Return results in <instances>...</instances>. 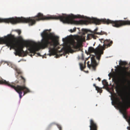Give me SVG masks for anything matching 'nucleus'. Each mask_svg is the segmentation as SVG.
Segmentation results:
<instances>
[{
    "label": "nucleus",
    "instance_id": "f03ea898",
    "mask_svg": "<svg viewBox=\"0 0 130 130\" xmlns=\"http://www.w3.org/2000/svg\"><path fill=\"white\" fill-rule=\"evenodd\" d=\"M21 79L22 80L23 83V84L22 85H18L16 86V84H18L19 83V81L17 80H16L14 82H12L11 83H9L8 82H8L9 84V85H8L4 84H1L4 85H7L9 87H11L12 88L14 89L18 93L19 95L20 98L21 99L22 97V94L23 92V96L25 95L26 93L30 92L29 90L26 87L25 85V79L22 76H20Z\"/></svg>",
    "mask_w": 130,
    "mask_h": 130
},
{
    "label": "nucleus",
    "instance_id": "f257e3e1",
    "mask_svg": "<svg viewBox=\"0 0 130 130\" xmlns=\"http://www.w3.org/2000/svg\"><path fill=\"white\" fill-rule=\"evenodd\" d=\"M48 31V30H45L41 34L42 39L39 46L37 45L36 43L30 45L28 49L29 52L24 51V45L20 44L17 38L11 34L8 35L4 37H0V44H6V46L10 47V50L12 48L14 49L16 56L24 57L26 56L29 53H33L34 55L36 52L38 51L41 48L48 47L50 53V56H51L53 55L54 51L58 44V43L56 40L58 37L51 33L49 34L47 32Z\"/></svg>",
    "mask_w": 130,
    "mask_h": 130
},
{
    "label": "nucleus",
    "instance_id": "b1692460",
    "mask_svg": "<svg viewBox=\"0 0 130 130\" xmlns=\"http://www.w3.org/2000/svg\"><path fill=\"white\" fill-rule=\"evenodd\" d=\"M17 32L18 33L19 35H20L21 33V31L20 30H17Z\"/></svg>",
    "mask_w": 130,
    "mask_h": 130
},
{
    "label": "nucleus",
    "instance_id": "9b49d317",
    "mask_svg": "<svg viewBox=\"0 0 130 130\" xmlns=\"http://www.w3.org/2000/svg\"><path fill=\"white\" fill-rule=\"evenodd\" d=\"M98 28L97 27L93 31H91L90 32L94 34H97L99 35H107V34L106 32H104V31H101V32H97L96 31L98 30Z\"/></svg>",
    "mask_w": 130,
    "mask_h": 130
},
{
    "label": "nucleus",
    "instance_id": "aec40b11",
    "mask_svg": "<svg viewBox=\"0 0 130 130\" xmlns=\"http://www.w3.org/2000/svg\"><path fill=\"white\" fill-rule=\"evenodd\" d=\"M96 90L98 91V92H99L100 93H101L102 92V90L101 88H99V87H98V88L97 89H96Z\"/></svg>",
    "mask_w": 130,
    "mask_h": 130
},
{
    "label": "nucleus",
    "instance_id": "393cba45",
    "mask_svg": "<svg viewBox=\"0 0 130 130\" xmlns=\"http://www.w3.org/2000/svg\"><path fill=\"white\" fill-rule=\"evenodd\" d=\"M93 86H94V87H95V89H96H96H97L98 88V87H97V86H96V85H95V84H93Z\"/></svg>",
    "mask_w": 130,
    "mask_h": 130
},
{
    "label": "nucleus",
    "instance_id": "4be33fe9",
    "mask_svg": "<svg viewBox=\"0 0 130 130\" xmlns=\"http://www.w3.org/2000/svg\"><path fill=\"white\" fill-rule=\"evenodd\" d=\"M56 125L57 127L59 129V130H62V127L60 125L58 124H57Z\"/></svg>",
    "mask_w": 130,
    "mask_h": 130
},
{
    "label": "nucleus",
    "instance_id": "a878e982",
    "mask_svg": "<svg viewBox=\"0 0 130 130\" xmlns=\"http://www.w3.org/2000/svg\"><path fill=\"white\" fill-rule=\"evenodd\" d=\"M98 79L99 80V81H100L101 80V79L99 77L98 78Z\"/></svg>",
    "mask_w": 130,
    "mask_h": 130
},
{
    "label": "nucleus",
    "instance_id": "7c9ffc66",
    "mask_svg": "<svg viewBox=\"0 0 130 130\" xmlns=\"http://www.w3.org/2000/svg\"><path fill=\"white\" fill-rule=\"evenodd\" d=\"M21 38V37H18V38Z\"/></svg>",
    "mask_w": 130,
    "mask_h": 130
},
{
    "label": "nucleus",
    "instance_id": "39448f33",
    "mask_svg": "<svg viewBox=\"0 0 130 130\" xmlns=\"http://www.w3.org/2000/svg\"><path fill=\"white\" fill-rule=\"evenodd\" d=\"M115 83L116 85V90L124 89L126 88L125 85V79L123 77H122L121 78L120 77H118L116 79Z\"/></svg>",
    "mask_w": 130,
    "mask_h": 130
},
{
    "label": "nucleus",
    "instance_id": "1a4fd4ad",
    "mask_svg": "<svg viewBox=\"0 0 130 130\" xmlns=\"http://www.w3.org/2000/svg\"><path fill=\"white\" fill-rule=\"evenodd\" d=\"M90 130H98V125L93 119H91L90 120Z\"/></svg>",
    "mask_w": 130,
    "mask_h": 130
},
{
    "label": "nucleus",
    "instance_id": "7ed1b4c3",
    "mask_svg": "<svg viewBox=\"0 0 130 130\" xmlns=\"http://www.w3.org/2000/svg\"><path fill=\"white\" fill-rule=\"evenodd\" d=\"M114 103L116 105H118L120 108L121 112L122 114L123 117L125 118L127 117L126 112V109L130 106V98L128 99L126 104L122 105L119 98L118 97L114 96Z\"/></svg>",
    "mask_w": 130,
    "mask_h": 130
},
{
    "label": "nucleus",
    "instance_id": "f3484780",
    "mask_svg": "<svg viewBox=\"0 0 130 130\" xmlns=\"http://www.w3.org/2000/svg\"><path fill=\"white\" fill-rule=\"evenodd\" d=\"M103 84L104 86L107 87L108 86V83L106 80H104L102 81Z\"/></svg>",
    "mask_w": 130,
    "mask_h": 130
},
{
    "label": "nucleus",
    "instance_id": "f8f14e48",
    "mask_svg": "<svg viewBox=\"0 0 130 130\" xmlns=\"http://www.w3.org/2000/svg\"><path fill=\"white\" fill-rule=\"evenodd\" d=\"M96 36L94 35V34H89L87 35V40H89L92 38H93L94 39H96Z\"/></svg>",
    "mask_w": 130,
    "mask_h": 130
},
{
    "label": "nucleus",
    "instance_id": "c756f323",
    "mask_svg": "<svg viewBox=\"0 0 130 130\" xmlns=\"http://www.w3.org/2000/svg\"><path fill=\"white\" fill-rule=\"evenodd\" d=\"M62 40L63 41H65V39L64 38L62 39Z\"/></svg>",
    "mask_w": 130,
    "mask_h": 130
},
{
    "label": "nucleus",
    "instance_id": "412c9836",
    "mask_svg": "<svg viewBox=\"0 0 130 130\" xmlns=\"http://www.w3.org/2000/svg\"><path fill=\"white\" fill-rule=\"evenodd\" d=\"M76 28H73V29H70V32H71L72 33L74 32H75L76 31Z\"/></svg>",
    "mask_w": 130,
    "mask_h": 130
},
{
    "label": "nucleus",
    "instance_id": "5701e85b",
    "mask_svg": "<svg viewBox=\"0 0 130 130\" xmlns=\"http://www.w3.org/2000/svg\"><path fill=\"white\" fill-rule=\"evenodd\" d=\"M128 121L129 124V125H130V117L128 118ZM127 128L128 130H130V127H127Z\"/></svg>",
    "mask_w": 130,
    "mask_h": 130
},
{
    "label": "nucleus",
    "instance_id": "bb28decb",
    "mask_svg": "<svg viewBox=\"0 0 130 130\" xmlns=\"http://www.w3.org/2000/svg\"><path fill=\"white\" fill-rule=\"evenodd\" d=\"M56 56L57 57H59V56L58 54H56Z\"/></svg>",
    "mask_w": 130,
    "mask_h": 130
},
{
    "label": "nucleus",
    "instance_id": "6ab92c4d",
    "mask_svg": "<svg viewBox=\"0 0 130 130\" xmlns=\"http://www.w3.org/2000/svg\"><path fill=\"white\" fill-rule=\"evenodd\" d=\"M82 31L83 32V35H85V33H86L88 31L87 29H82Z\"/></svg>",
    "mask_w": 130,
    "mask_h": 130
},
{
    "label": "nucleus",
    "instance_id": "423d86ee",
    "mask_svg": "<svg viewBox=\"0 0 130 130\" xmlns=\"http://www.w3.org/2000/svg\"><path fill=\"white\" fill-rule=\"evenodd\" d=\"M99 40L101 42L103 41L104 44L103 46H102L100 44V47L101 50L103 51L106 48L110 47L112 44L113 42L112 41L110 40V39H107L104 40V39H99Z\"/></svg>",
    "mask_w": 130,
    "mask_h": 130
},
{
    "label": "nucleus",
    "instance_id": "cd10ccee",
    "mask_svg": "<svg viewBox=\"0 0 130 130\" xmlns=\"http://www.w3.org/2000/svg\"><path fill=\"white\" fill-rule=\"evenodd\" d=\"M123 72V73H127V72L126 71H124Z\"/></svg>",
    "mask_w": 130,
    "mask_h": 130
},
{
    "label": "nucleus",
    "instance_id": "6e6552de",
    "mask_svg": "<svg viewBox=\"0 0 130 130\" xmlns=\"http://www.w3.org/2000/svg\"><path fill=\"white\" fill-rule=\"evenodd\" d=\"M85 37L83 36H78L77 39V42L75 41H73L72 44L74 47L77 48L79 47V44L85 41Z\"/></svg>",
    "mask_w": 130,
    "mask_h": 130
},
{
    "label": "nucleus",
    "instance_id": "20e7f679",
    "mask_svg": "<svg viewBox=\"0 0 130 130\" xmlns=\"http://www.w3.org/2000/svg\"><path fill=\"white\" fill-rule=\"evenodd\" d=\"M88 52L90 53H94L95 54V56L96 58L99 61L100 59L101 55L103 54L104 52L102 51L100 47V44L94 49L92 47H89L88 50Z\"/></svg>",
    "mask_w": 130,
    "mask_h": 130
},
{
    "label": "nucleus",
    "instance_id": "0eeeda50",
    "mask_svg": "<svg viewBox=\"0 0 130 130\" xmlns=\"http://www.w3.org/2000/svg\"><path fill=\"white\" fill-rule=\"evenodd\" d=\"M90 57L91 61V64H89V63L90 62L89 61H88L87 63L88 67L89 68H90V67H92L94 70H95L96 67L98 64L97 63L95 60V56L94 55H91Z\"/></svg>",
    "mask_w": 130,
    "mask_h": 130
},
{
    "label": "nucleus",
    "instance_id": "ddd939ff",
    "mask_svg": "<svg viewBox=\"0 0 130 130\" xmlns=\"http://www.w3.org/2000/svg\"><path fill=\"white\" fill-rule=\"evenodd\" d=\"M64 51L66 53H68L71 52L72 51V47L70 45L67 46L66 48L64 49Z\"/></svg>",
    "mask_w": 130,
    "mask_h": 130
},
{
    "label": "nucleus",
    "instance_id": "dca6fc26",
    "mask_svg": "<svg viewBox=\"0 0 130 130\" xmlns=\"http://www.w3.org/2000/svg\"><path fill=\"white\" fill-rule=\"evenodd\" d=\"M4 84L8 85L10 86V85H9V84L8 82H7L6 80L2 79H0V84Z\"/></svg>",
    "mask_w": 130,
    "mask_h": 130
},
{
    "label": "nucleus",
    "instance_id": "4468645a",
    "mask_svg": "<svg viewBox=\"0 0 130 130\" xmlns=\"http://www.w3.org/2000/svg\"><path fill=\"white\" fill-rule=\"evenodd\" d=\"M127 64L125 61H123L120 60L119 61V64L121 66H125Z\"/></svg>",
    "mask_w": 130,
    "mask_h": 130
},
{
    "label": "nucleus",
    "instance_id": "2f4dec72",
    "mask_svg": "<svg viewBox=\"0 0 130 130\" xmlns=\"http://www.w3.org/2000/svg\"><path fill=\"white\" fill-rule=\"evenodd\" d=\"M124 19H126V18H124Z\"/></svg>",
    "mask_w": 130,
    "mask_h": 130
},
{
    "label": "nucleus",
    "instance_id": "9d476101",
    "mask_svg": "<svg viewBox=\"0 0 130 130\" xmlns=\"http://www.w3.org/2000/svg\"><path fill=\"white\" fill-rule=\"evenodd\" d=\"M3 22L6 23L10 22L12 24H14V18L5 19L0 18V22Z\"/></svg>",
    "mask_w": 130,
    "mask_h": 130
},
{
    "label": "nucleus",
    "instance_id": "2eb2a0df",
    "mask_svg": "<svg viewBox=\"0 0 130 130\" xmlns=\"http://www.w3.org/2000/svg\"><path fill=\"white\" fill-rule=\"evenodd\" d=\"M85 63L86 62L85 61L84 63V65L82 63H79L80 68L81 70H83L86 67Z\"/></svg>",
    "mask_w": 130,
    "mask_h": 130
},
{
    "label": "nucleus",
    "instance_id": "c85d7f7f",
    "mask_svg": "<svg viewBox=\"0 0 130 130\" xmlns=\"http://www.w3.org/2000/svg\"><path fill=\"white\" fill-rule=\"evenodd\" d=\"M37 54H38V56H40V54L39 53H38Z\"/></svg>",
    "mask_w": 130,
    "mask_h": 130
},
{
    "label": "nucleus",
    "instance_id": "a211bd4d",
    "mask_svg": "<svg viewBox=\"0 0 130 130\" xmlns=\"http://www.w3.org/2000/svg\"><path fill=\"white\" fill-rule=\"evenodd\" d=\"M15 71H16L19 74H21L22 73V72L19 69L16 68Z\"/></svg>",
    "mask_w": 130,
    "mask_h": 130
}]
</instances>
